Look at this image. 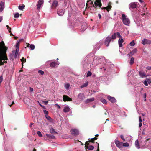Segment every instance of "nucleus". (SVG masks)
<instances>
[{
	"mask_svg": "<svg viewBox=\"0 0 151 151\" xmlns=\"http://www.w3.org/2000/svg\"><path fill=\"white\" fill-rule=\"evenodd\" d=\"M121 138V139L123 141H125V139H124V136L122 135H121L120 136Z\"/></svg>",
	"mask_w": 151,
	"mask_h": 151,
	"instance_id": "48",
	"label": "nucleus"
},
{
	"mask_svg": "<svg viewBox=\"0 0 151 151\" xmlns=\"http://www.w3.org/2000/svg\"><path fill=\"white\" fill-rule=\"evenodd\" d=\"M9 30H8V31H9V33H11V28H9V29H8Z\"/></svg>",
	"mask_w": 151,
	"mask_h": 151,
	"instance_id": "64",
	"label": "nucleus"
},
{
	"mask_svg": "<svg viewBox=\"0 0 151 151\" xmlns=\"http://www.w3.org/2000/svg\"><path fill=\"white\" fill-rule=\"evenodd\" d=\"M118 37L119 38L118 40V44L119 47H122V43L124 42V40L122 39V37L120 35V33H118Z\"/></svg>",
	"mask_w": 151,
	"mask_h": 151,
	"instance_id": "3",
	"label": "nucleus"
},
{
	"mask_svg": "<svg viewBox=\"0 0 151 151\" xmlns=\"http://www.w3.org/2000/svg\"><path fill=\"white\" fill-rule=\"evenodd\" d=\"M137 50L136 48L134 49L132 51L130 52V53L129 54V56H130L134 55L137 52Z\"/></svg>",
	"mask_w": 151,
	"mask_h": 151,
	"instance_id": "22",
	"label": "nucleus"
},
{
	"mask_svg": "<svg viewBox=\"0 0 151 151\" xmlns=\"http://www.w3.org/2000/svg\"><path fill=\"white\" fill-rule=\"evenodd\" d=\"M71 134L75 137L77 136L79 134V131L76 129H72L70 130Z\"/></svg>",
	"mask_w": 151,
	"mask_h": 151,
	"instance_id": "4",
	"label": "nucleus"
},
{
	"mask_svg": "<svg viewBox=\"0 0 151 151\" xmlns=\"http://www.w3.org/2000/svg\"><path fill=\"white\" fill-rule=\"evenodd\" d=\"M23 40V39H20L19 41H17L16 45V49H19V44L20 42L22 41Z\"/></svg>",
	"mask_w": 151,
	"mask_h": 151,
	"instance_id": "24",
	"label": "nucleus"
},
{
	"mask_svg": "<svg viewBox=\"0 0 151 151\" xmlns=\"http://www.w3.org/2000/svg\"><path fill=\"white\" fill-rule=\"evenodd\" d=\"M144 84L146 86H148V83L147 81L145 80L144 81Z\"/></svg>",
	"mask_w": 151,
	"mask_h": 151,
	"instance_id": "46",
	"label": "nucleus"
},
{
	"mask_svg": "<svg viewBox=\"0 0 151 151\" xmlns=\"http://www.w3.org/2000/svg\"><path fill=\"white\" fill-rule=\"evenodd\" d=\"M78 97L80 100H83L85 98V95L83 93H79L78 96Z\"/></svg>",
	"mask_w": 151,
	"mask_h": 151,
	"instance_id": "9",
	"label": "nucleus"
},
{
	"mask_svg": "<svg viewBox=\"0 0 151 151\" xmlns=\"http://www.w3.org/2000/svg\"><path fill=\"white\" fill-rule=\"evenodd\" d=\"M96 144L97 145V149L96 151H99V144L97 142L96 143Z\"/></svg>",
	"mask_w": 151,
	"mask_h": 151,
	"instance_id": "49",
	"label": "nucleus"
},
{
	"mask_svg": "<svg viewBox=\"0 0 151 151\" xmlns=\"http://www.w3.org/2000/svg\"><path fill=\"white\" fill-rule=\"evenodd\" d=\"M139 75L141 76L142 77L145 76H146L145 73L142 71H139Z\"/></svg>",
	"mask_w": 151,
	"mask_h": 151,
	"instance_id": "27",
	"label": "nucleus"
},
{
	"mask_svg": "<svg viewBox=\"0 0 151 151\" xmlns=\"http://www.w3.org/2000/svg\"><path fill=\"white\" fill-rule=\"evenodd\" d=\"M98 15L99 19H101V16L100 14H99Z\"/></svg>",
	"mask_w": 151,
	"mask_h": 151,
	"instance_id": "55",
	"label": "nucleus"
},
{
	"mask_svg": "<svg viewBox=\"0 0 151 151\" xmlns=\"http://www.w3.org/2000/svg\"><path fill=\"white\" fill-rule=\"evenodd\" d=\"M70 108L68 106H65L64 107V108L63 109V111L64 112L66 113L69 111Z\"/></svg>",
	"mask_w": 151,
	"mask_h": 151,
	"instance_id": "23",
	"label": "nucleus"
},
{
	"mask_svg": "<svg viewBox=\"0 0 151 151\" xmlns=\"http://www.w3.org/2000/svg\"><path fill=\"white\" fill-rule=\"evenodd\" d=\"M107 8L106 10L108 11V12H109V11L110 10H111V7L112 6H111V2H109L108 4V6L106 7Z\"/></svg>",
	"mask_w": 151,
	"mask_h": 151,
	"instance_id": "19",
	"label": "nucleus"
},
{
	"mask_svg": "<svg viewBox=\"0 0 151 151\" xmlns=\"http://www.w3.org/2000/svg\"><path fill=\"white\" fill-rule=\"evenodd\" d=\"M0 47L1 51L2 52H4L6 49V51L7 50V47L5 46V44L3 41H2L0 43Z\"/></svg>",
	"mask_w": 151,
	"mask_h": 151,
	"instance_id": "5",
	"label": "nucleus"
},
{
	"mask_svg": "<svg viewBox=\"0 0 151 151\" xmlns=\"http://www.w3.org/2000/svg\"><path fill=\"white\" fill-rule=\"evenodd\" d=\"M45 117L49 122H51L52 121V119L48 115H45Z\"/></svg>",
	"mask_w": 151,
	"mask_h": 151,
	"instance_id": "29",
	"label": "nucleus"
},
{
	"mask_svg": "<svg viewBox=\"0 0 151 151\" xmlns=\"http://www.w3.org/2000/svg\"><path fill=\"white\" fill-rule=\"evenodd\" d=\"M19 51V49H16V50H13V51L12 52L13 54H14V57H16L18 55Z\"/></svg>",
	"mask_w": 151,
	"mask_h": 151,
	"instance_id": "21",
	"label": "nucleus"
},
{
	"mask_svg": "<svg viewBox=\"0 0 151 151\" xmlns=\"http://www.w3.org/2000/svg\"><path fill=\"white\" fill-rule=\"evenodd\" d=\"M29 47H30V49L31 50H34L35 48V45L33 44L30 45Z\"/></svg>",
	"mask_w": 151,
	"mask_h": 151,
	"instance_id": "37",
	"label": "nucleus"
},
{
	"mask_svg": "<svg viewBox=\"0 0 151 151\" xmlns=\"http://www.w3.org/2000/svg\"><path fill=\"white\" fill-rule=\"evenodd\" d=\"M50 132L51 133H57L54 129L53 128H51L50 130Z\"/></svg>",
	"mask_w": 151,
	"mask_h": 151,
	"instance_id": "34",
	"label": "nucleus"
},
{
	"mask_svg": "<svg viewBox=\"0 0 151 151\" xmlns=\"http://www.w3.org/2000/svg\"><path fill=\"white\" fill-rule=\"evenodd\" d=\"M40 106L41 107H42L44 109H45V106H44L42 105L41 104H40Z\"/></svg>",
	"mask_w": 151,
	"mask_h": 151,
	"instance_id": "57",
	"label": "nucleus"
},
{
	"mask_svg": "<svg viewBox=\"0 0 151 151\" xmlns=\"http://www.w3.org/2000/svg\"><path fill=\"white\" fill-rule=\"evenodd\" d=\"M43 102L45 104V105H47V104H48V101H43Z\"/></svg>",
	"mask_w": 151,
	"mask_h": 151,
	"instance_id": "53",
	"label": "nucleus"
},
{
	"mask_svg": "<svg viewBox=\"0 0 151 151\" xmlns=\"http://www.w3.org/2000/svg\"><path fill=\"white\" fill-rule=\"evenodd\" d=\"M115 143L116 146L119 148H122V142L118 140H115Z\"/></svg>",
	"mask_w": 151,
	"mask_h": 151,
	"instance_id": "8",
	"label": "nucleus"
},
{
	"mask_svg": "<svg viewBox=\"0 0 151 151\" xmlns=\"http://www.w3.org/2000/svg\"><path fill=\"white\" fill-rule=\"evenodd\" d=\"M58 2L56 1H54L52 5L51 8L52 9L56 8L58 5Z\"/></svg>",
	"mask_w": 151,
	"mask_h": 151,
	"instance_id": "15",
	"label": "nucleus"
},
{
	"mask_svg": "<svg viewBox=\"0 0 151 151\" xmlns=\"http://www.w3.org/2000/svg\"><path fill=\"white\" fill-rule=\"evenodd\" d=\"M147 81L149 84H150L151 83V80L150 79H147Z\"/></svg>",
	"mask_w": 151,
	"mask_h": 151,
	"instance_id": "47",
	"label": "nucleus"
},
{
	"mask_svg": "<svg viewBox=\"0 0 151 151\" xmlns=\"http://www.w3.org/2000/svg\"><path fill=\"white\" fill-rule=\"evenodd\" d=\"M121 19L122 21L123 24L126 25H128L130 23V21L129 18H126L125 14L122 15Z\"/></svg>",
	"mask_w": 151,
	"mask_h": 151,
	"instance_id": "2",
	"label": "nucleus"
},
{
	"mask_svg": "<svg viewBox=\"0 0 151 151\" xmlns=\"http://www.w3.org/2000/svg\"><path fill=\"white\" fill-rule=\"evenodd\" d=\"M90 142H87V141H86V143H85V145H89V143Z\"/></svg>",
	"mask_w": 151,
	"mask_h": 151,
	"instance_id": "54",
	"label": "nucleus"
},
{
	"mask_svg": "<svg viewBox=\"0 0 151 151\" xmlns=\"http://www.w3.org/2000/svg\"><path fill=\"white\" fill-rule=\"evenodd\" d=\"M43 1H44L43 0H39L37 5V9H39L40 8L41 6V5L43 4Z\"/></svg>",
	"mask_w": 151,
	"mask_h": 151,
	"instance_id": "12",
	"label": "nucleus"
},
{
	"mask_svg": "<svg viewBox=\"0 0 151 151\" xmlns=\"http://www.w3.org/2000/svg\"><path fill=\"white\" fill-rule=\"evenodd\" d=\"M108 100L112 103H114L116 102V100L114 97H112L109 95L107 97Z\"/></svg>",
	"mask_w": 151,
	"mask_h": 151,
	"instance_id": "10",
	"label": "nucleus"
},
{
	"mask_svg": "<svg viewBox=\"0 0 151 151\" xmlns=\"http://www.w3.org/2000/svg\"><path fill=\"white\" fill-rule=\"evenodd\" d=\"M14 104V101H13L12 102V103L10 105V107H11L12 105H13Z\"/></svg>",
	"mask_w": 151,
	"mask_h": 151,
	"instance_id": "60",
	"label": "nucleus"
},
{
	"mask_svg": "<svg viewBox=\"0 0 151 151\" xmlns=\"http://www.w3.org/2000/svg\"><path fill=\"white\" fill-rule=\"evenodd\" d=\"M129 146V144L127 142L123 143L122 147H128Z\"/></svg>",
	"mask_w": 151,
	"mask_h": 151,
	"instance_id": "35",
	"label": "nucleus"
},
{
	"mask_svg": "<svg viewBox=\"0 0 151 151\" xmlns=\"http://www.w3.org/2000/svg\"><path fill=\"white\" fill-rule=\"evenodd\" d=\"M91 75H92L91 73V72H90V71H89L87 73V74L86 77H88L90 76H91Z\"/></svg>",
	"mask_w": 151,
	"mask_h": 151,
	"instance_id": "39",
	"label": "nucleus"
},
{
	"mask_svg": "<svg viewBox=\"0 0 151 151\" xmlns=\"http://www.w3.org/2000/svg\"><path fill=\"white\" fill-rule=\"evenodd\" d=\"M38 73L41 75H43L44 73V72L43 71L41 70H38Z\"/></svg>",
	"mask_w": 151,
	"mask_h": 151,
	"instance_id": "42",
	"label": "nucleus"
},
{
	"mask_svg": "<svg viewBox=\"0 0 151 151\" xmlns=\"http://www.w3.org/2000/svg\"><path fill=\"white\" fill-rule=\"evenodd\" d=\"M94 3V4L90 6L91 10L93 8L94 11H96L97 9L100 8L102 6L101 0H96Z\"/></svg>",
	"mask_w": 151,
	"mask_h": 151,
	"instance_id": "1",
	"label": "nucleus"
},
{
	"mask_svg": "<svg viewBox=\"0 0 151 151\" xmlns=\"http://www.w3.org/2000/svg\"><path fill=\"white\" fill-rule=\"evenodd\" d=\"M25 6L23 4L22 6H18L19 9L20 10H22L25 7Z\"/></svg>",
	"mask_w": 151,
	"mask_h": 151,
	"instance_id": "33",
	"label": "nucleus"
},
{
	"mask_svg": "<svg viewBox=\"0 0 151 151\" xmlns=\"http://www.w3.org/2000/svg\"><path fill=\"white\" fill-rule=\"evenodd\" d=\"M70 86V85L69 83H66L65 84L64 87L65 89L67 90H68L69 89Z\"/></svg>",
	"mask_w": 151,
	"mask_h": 151,
	"instance_id": "32",
	"label": "nucleus"
},
{
	"mask_svg": "<svg viewBox=\"0 0 151 151\" xmlns=\"http://www.w3.org/2000/svg\"><path fill=\"white\" fill-rule=\"evenodd\" d=\"M100 8H101V9L102 10L103 9H105L106 10V8H107L106 7H101Z\"/></svg>",
	"mask_w": 151,
	"mask_h": 151,
	"instance_id": "52",
	"label": "nucleus"
},
{
	"mask_svg": "<svg viewBox=\"0 0 151 151\" xmlns=\"http://www.w3.org/2000/svg\"><path fill=\"white\" fill-rule=\"evenodd\" d=\"M85 147L86 150H87V149L89 150H92L94 149V147L92 145H85Z\"/></svg>",
	"mask_w": 151,
	"mask_h": 151,
	"instance_id": "16",
	"label": "nucleus"
},
{
	"mask_svg": "<svg viewBox=\"0 0 151 151\" xmlns=\"http://www.w3.org/2000/svg\"><path fill=\"white\" fill-rule=\"evenodd\" d=\"M146 69L148 70H151V66L147 67Z\"/></svg>",
	"mask_w": 151,
	"mask_h": 151,
	"instance_id": "51",
	"label": "nucleus"
},
{
	"mask_svg": "<svg viewBox=\"0 0 151 151\" xmlns=\"http://www.w3.org/2000/svg\"><path fill=\"white\" fill-rule=\"evenodd\" d=\"M94 99H95L93 97L87 99L85 101V103L88 104L90 102H92L94 100Z\"/></svg>",
	"mask_w": 151,
	"mask_h": 151,
	"instance_id": "17",
	"label": "nucleus"
},
{
	"mask_svg": "<svg viewBox=\"0 0 151 151\" xmlns=\"http://www.w3.org/2000/svg\"><path fill=\"white\" fill-rule=\"evenodd\" d=\"M30 91L32 92V91H33V88L30 87Z\"/></svg>",
	"mask_w": 151,
	"mask_h": 151,
	"instance_id": "61",
	"label": "nucleus"
},
{
	"mask_svg": "<svg viewBox=\"0 0 151 151\" xmlns=\"http://www.w3.org/2000/svg\"><path fill=\"white\" fill-rule=\"evenodd\" d=\"M43 111H44V114L46 115H48V111L47 110H43Z\"/></svg>",
	"mask_w": 151,
	"mask_h": 151,
	"instance_id": "44",
	"label": "nucleus"
},
{
	"mask_svg": "<svg viewBox=\"0 0 151 151\" xmlns=\"http://www.w3.org/2000/svg\"><path fill=\"white\" fill-rule=\"evenodd\" d=\"M135 145L136 147L138 148L139 149L140 148V146L139 143V141L138 140H136L135 142Z\"/></svg>",
	"mask_w": 151,
	"mask_h": 151,
	"instance_id": "26",
	"label": "nucleus"
},
{
	"mask_svg": "<svg viewBox=\"0 0 151 151\" xmlns=\"http://www.w3.org/2000/svg\"><path fill=\"white\" fill-rule=\"evenodd\" d=\"M19 14L18 13H16L14 17L15 18H18L19 17Z\"/></svg>",
	"mask_w": 151,
	"mask_h": 151,
	"instance_id": "41",
	"label": "nucleus"
},
{
	"mask_svg": "<svg viewBox=\"0 0 151 151\" xmlns=\"http://www.w3.org/2000/svg\"><path fill=\"white\" fill-rule=\"evenodd\" d=\"M142 121V120L141 117V116H140L139 117V122H141Z\"/></svg>",
	"mask_w": 151,
	"mask_h": 151,
	"instance_id": "59",
	"label": "nucleus"
},
{
	"mask_svg": "<svg viewBox=\"0 0 151 151\" xmlns=\"http://www.w3.org/2000/svg\"><path fill=\"white\" fill-rule=\"evenodd\" d=\"M46 135L49 138L52 139H54L55 138V137L52 135L49 134H46Z\"/></svg>",
	"mask_w": 151,
	"mask_h": 151,
	"instance_id": "28",
	"label": "nucleus"
},
{
	"mask_svg": "<svg viewBox=\"0 0 151 151\" xmlns=\"http://www.w3.org/2000/svg\"><path fill=\"white\" fill-rule=\"evenodd\" d=\"M101 101L104 104H107V102L105 99H101Z\"/></svg>",
	"mask_w": 151,
	"mask_h": 151,
	"instance_id": "36",
	"label": "nucleus"
},
{
	"mask_svg": "<svg viewBox=\"0 0 151 151\" xmlns=\"http://www.w3.org/2000/svg\"><path fill=\"white\" fill-rule=\"evenodd\" d=\"M111 40V37H108L106 38L105 41V44L106 46H108L109 45Z\"/></svg>",
	"mask_w": 151,
	"mask_h": 151,
	"instance_id": "6",
	"label": "nucleus"
},
{
	"mask_svg": "<svg viewBox=\"0 0 151 151\" xmlns=\"http://www.w3.org/2000/svg\"><path fill=\"white\" fill-rule=\"evenodd\" d=\"M63 101L65 102L66 101H71L72 100V98L69 97L68 96L64 95L63 96Z\"/></svg>",
	"mask_w": 151,
	"mask_h": 151,
	"instance_id": "7",
	"label": "nucleus"
},
{
	"mask_svg": "<svg viewBox=\"0 0 151 151\" xmlns=\"http://www.w3.org/2000/svg\"><path fill=\"white\" fill-rule=\"evenodd\" d=\"M134 58L133 57H132L130 60L129 63L130 65H132L134 63Z\"/></svg>",
	"mask_w": 151,
	"mask_h": 151,
	"instance_id": "30",
	"label": "nucleus"
},
{
	"mask_svg": "<svg viewBox=\"0 0 151 151\" xmlns=\"http://www.w3.org/2000/svg\"><path fill=\"white\" fill-rule=\"evenodd\" d=\"M142 43L143 45L146 44H150L151 43V41L147 39H144L142 41Z\"/></svg>",
	"mask_w": 151,
	"mask_h": 151,
	"instance_id": "11",
	"label": "nucleus"
},
{
	"mask_svg": "<svg viewBox=\"0 0 151 151\" xmlns=\"http://www.w3.org/2000/svg\"><path fill=\"white\" fill-rule=\"evenodd\" d=\"M2 20V17L1 16H0V22H1Z\"/></svg>",
	"mask_w": 151,
	"mask_h": 151,
	"instance_id": "63",
	"label": "nucleus"
},
{
	"mask_svg": "<svg viewBox=\"0 0 151 151\" xmlns=\"http://www.w3.org/2000/svg\"><path fill=\"white\" fill-rule=\"evenodd\" d=\"M137 6V5L135 2L131 3L129 5V7L130 8L133 9L136 8Z\"/></svg>",
	"mask_w": 151,
	"mask_h": 151,
	"instance_id": "13",
	"label": "nucleus"
},
{
	"mask_svg": "<svg viewBox=\"0 0 151 151\" xmlns=\"http://www.w3.org/2000/svg\"><path fill=\"white\" fill-rule=\"evenodd\" d=\"M37 135L40 137H41L42 136V135L41 133V132L39 131H38L37 132Z\"/></svg>",
	"mask_w": 151,
	"mask_h": 151,
	"instance_id": "40",
	"label": "nucleus"
},
{
	"mask_svg": "<svg viewBox=\"0 0 151 151\" xmlns=\"http://www.w3.org/2000/svg\"><path fill=\"white\" fill-rule=\"evenodd\" d=\"M142 125V123L141 122H139V127H140Z\"/></svg>",
	"mask_w": 151,
	"mask_h": 151,
	"instance_id": "62",
	"label": "nucleus"
},
{
	"mask_svg": "<svg viewBox=\"0 0 151 151\" xmlns=\"http://www.w3.org/2000/svg\"><path fill=\"white\" fill-rule=\"evenodd\" d=\"M88 84V82H87L86 83L83 84V85H81V88H83L84 87H86L87 86Z\"/></svg>",
	"mask_w": 151,
	"mask_h": 151,
	"instance_id": "31",
	"label": "nucleus"
},
{
	"mask_svg": "<svg viewBox=\"0 0 151 151\" xmlns=\"http://www.w3.org/2000/svg\"><path fill=\"white\" fill-rule=\"evenodd\" d=\"M130 45L132 46H133L134 45H135V43L134 42V40H132L129 44Z\"/></svg>",
	"mask_w": 151,
	"mask_h": 151,
	"instance_id": "38",
	"label": "nucleus"
},
{
	"mask_svg": "<svg viewBox=\"0 0 151 151\" xmlns=\"http://www.w3.org/2000/svg\"><path fill=\"white\" fill-rule=\"evenodd\" d=\"M118 33H119V32H117L116 33H114L112 35L111 39H115L116 38V36L118 37Z\"/></svg>",
	"mask_w": 151,
	"mask_h": 151,
	"instance_id": "25",
	"label": "nucleus"
},
{
	"mask_svg": "<svg viewBox=\"0 0 151 151\" xmlns=\"http://www.w3.org/2000/svg\"><path fill=\"white\" fill-rule=\"evenodd\" d=\"M57 14L60 16H63L64 13V11L62 9H58L57 11Z\"/></svg>",
	"mask_w": 151,
	"mask_h": 151,
	"instance_id": "14",
	"label": "nucleus"
},
{
	"mask_svg": "<svg viewBox=\"0 0 151 151\" xmlns=\"http://www.w3.org/2000/svg\"><path fill=\"white\" fill-rule=\"evenodd\" d=\"M23 60H24V58L23 57H22V59H21V60H20L22 62V68H23Z\"/></svg>",
	"mask_w": 151,
	"mask_h": 151,
	"instance_id": "45",
	"label": "nucleus"
},
{
	"mask_svg": "<svg viewBox=\"0 0 151 151\" xmlns=\"http://www.w3.org/2000/svg\"><path fill=\"white\" fill-rule=\"evenodd\" d=\"M50 66L51 67L55 68L57 67V64L55 62H51L50 64Z\"/></svg>",
	"mask_w": 151,
	"mask_h": 151,
	"instance_id": "20",
	"label": "nucleus"
},
{
	"mask_svg": "<svg viewBox=\"0 0 151 151\" xmlns=\"http://www.w3.org/2000/svg\"><path fill=\"white\" fill-rule=\"evenodd\" d=\"M98 139V138L96 137H95L93 138L92 140H94V141L95 140H97Z\"/></svg>",
	"mask_w": 151,
	"mask_h": 151,
	"instance_id": "56",
	"label": "nucleus"
},
{
	"mask_svg": "<svg viewBox=\"0 0 151 151\" xmlns=\"http://www.w3.org/2000/svg\"><path fill=\"white\" fill-rule=\"evenodd\" d=\"M4 8V4L3 2H1L0 3V12H2L3 9Z\"/></svg>",
	"mask_w": 151,
	"mask_h": 151,
	"instance_id": "18",
	"label": "nucleus"
},
{
	"mask_svg": "<svg viewBox=\"0 0 151 151\" xmlns=\"http://www.w3.org/2000/svg\"><path fill=\"white\" fill-rule=\"evenodd\" d=\"M90 2L89 0H88L87 1V3L86 5V7H88V5H89L88 4H89V2Z\"/></svg>",
	"mask_w": 151,
	"mask_h": 151,
	"instance_id": "50",
	"label": "nucleus"
},
{
	"mask_svg": "<svg viewBox=\"0 0 151 151\" xmlns=\"http://www.w3.org/2000/svg\"><path fill=\"white\" fill-rule=\"evenodd\" d=\"M26 44H27V47H29V46L30 45V44L28 43H27Z\"/></svg>",
	"mask_w": 151,
	"mask_h": 151,
	"instance_id": "58",
	"label": "nucleus"
},
{
	"mask_svg": "<svg viewBox=\"0 0 151 151\" xmlns=\"http://www.w3.org/2000/svg\"><path fill=\"white\" fill-rule=\"evenodd\" d=\"M93 138H91V139H89L88 140H89V141H87V142H91L92 143H94V140H92Z\"/></svg>",
	"mask_w": 151,
	"mask_h": 151,
	"instance_id": "43",
	"label": "nucleus"
}]
</instances>
